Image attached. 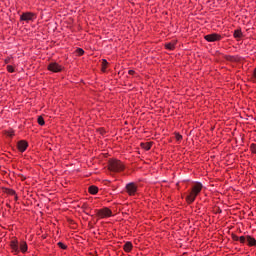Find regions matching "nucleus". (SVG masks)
<instances>
[{
	"label": "nucleus",
	"instance_id": "nucleus-2",
	"mask_svg": "<svg viewBox=\"0 0 256 256\" xmlns=\"http://www.w3.org/2000/svg\"><path fill=\"white\" fill-rule=\"evenodd\" d=\"M10 248L14 255H19V253H27L29 249L25 240H22L19 243V240H17L15 237L10 241Z\"/></svg>",
	"mask_w": 256,
	"mask_h": 256
},
{
	"label": "nucleus",
	"instance_id": "nucleus-29",
	"mask_svg": "<svg viewBox=\"0 0 256 256\" xmlns=\"http://www.w3.org/2000/svg\"><path fill=\"white\" fill-rule=\"evenodd\" d=\"M11 195H15V191L11 190Z\"/></svg>",
	"mask_w": 256,
	"mask_h": 256
},
{
	"label": "nucleus",
	"instance_id": "nucleus-21",
	"mask_svg": "<svg viewBox=\"0 0 256 256\" xmlns=\"http://www.w3.org/2000/svg\"><path fill=\"white\" fill-rule=\"evenodd\" d=\"M38 125H41V127L45 125V119H43V116L38 117Z\"/></svg>",
	"mask_w": 256,
	"mask_h": 256
},
{
	"label": "nucleus",
	"instance_id": "nucleus-14",
	"mask_svg": "<svg viewBox=\"0 0 256 256\" xmlns=\"http://www.w3.org/2000/svg\"><path fill=\"white\" fill-rule=\"evenodd\" d=\"M142 149H145V151H149L151 147H153V142H145L140 144Z\"/></svg>",
	"mask_w": 256,
	"mask_h": 256
},
{
	"label": "nucleus",
	"instance_id": "nucleus-8",
	"mask_svg": "<svg viewBox=\"0 0 256 256\" xmlns=\"http://www.w3.org/2000/svg\"><path fill=\"white\" fill-rule=\"evenodd\" d=\"M20 21H26L29 23V21H35V13L32 12H25L20 16Z\"/></svg>",
	"mask_w": 256,
	"mask_h": 256
},
{
	"label": "nucleus",
	"instance_id": "nucleus-19",
	"mask_svg": "<svg viewBox=\"0 0 256 256\" xmlns=\"http://www.w3.org/2000/svg\"><path fill=\"white\" fill-rule=\"evenodd\" d=\"M97 133H99L100 135L105 136V134L107 133V131L105 130V128H98L97 129Z\"/></svg>",
	"mask_w": 256,
	"mask_h": 256
},
{
	"label": "nucleus",
	"instance_id": "nucleus-25",
	"mask_svg": "<svg viewBox=\"0 0 256 256\" xmlns=\"http://www.w3.org/2000/svg\"><path fill=\"white\" fill-rule=\"evenodd\" d=\"M11 59H13V56H8L7 58H5L4 63L8 65V63H11Z\"/></svg>",
	"mask_w": 256,
	"mask_h": 256
},
{
	"label": "nucleus",
	"instance_id": "nucleus-3",
	"mask_svg": "<svg viewBox=\"0 0 256 256\" xmlns=\"http://www.w3.org/2000/svg\"><path fill=\"white\" fill-rule=\"evenodd\" d=\"M109 171H113V173H119L125 169L123 162L117 159H112L108 164Z\"/></svg>",
	"mask_w": 256,
	"mask_h": 256
},
{
	"label": "nucleus",
	"instance_id": "nucleus-17",
	"mask_svg": "<svg viewBox=\"0 0 256 256\" xmlns=\"http://www.w3.org/2000/svg\"><path fill=\"white\" fill-rule=\"evenodd\" d=\"M107 65H109V62H107L105 59L102 60V71L105 73L107 71Z\"/></svg>",
	"mask_w": 256,
	"mask_h": 256
},
{
	"label": "nucleus",
	"instance_id": "nucleus-23",
	"mask_svg": "<svg viewBox=\"0 0 256 256\" xmlns=\"http://www.w3.org/2000/svg\"><path fill=\"white\" fill-rule=\"evenodd\" d=\"M175 139L176 141H181L183 139V136L179 133H175Z\"/></svg>",
	"mask_w": 256,
	"mask_h": 256
},
{
	"label": "nucleus",
	"instance_id": "nucleus-16",
	"mask_svg": "<svg viewBox=\"0 0 256 256\" xmlns=\"http://www.w3.org/2000/svg\"><path fill=\"white\" fill-rule=\"evenodd\" d=\"M233 37L234 39H241V37H243V32L237 29L234 31Z\"/></svg>",
	"mask_w": 256,
	"mask_h": 256
},
{
	"label": "nucleus",
	"instance_id": "nucleus-18",
	"mask_svg": "<svg viewBox=\"0 0 256 256\" xmlns=\"http://www.w3.org/2000/svg\"><path fill=\"white\" fill-rule=\"evenodd\" d=\"M76 55H78V57L85 55V50H83L82 48H77Z\"/></svg>",
	"mask_w": 256,
	"mask_h": 256
},
{
	"label": "nucleus",
	"instance_id": "nucleus-11",
	"mask_svg": "<svg viewBox=\"0 0 256 256\" xmlns=\"http://www.w3.org/2000/svg\"><path fill=\"white\" fill-rule=\"evenodd\" d=\"M3 135H6V137L13 138L15 137V130H13L12 128H9L8 130H4Z\"/></svg>",
	"mask_w": 256,
	"mask_h": 256
},
{
	"label": "nucleus",
	"instance_id": "nucleus-5",
	"mask_svg": "<svg viewBox=\"0 0 256 256\" xmlns=\"http://www.w3.org/2000/svg\"><path fill=\"white\" fill-rule=\"evenodd\" d=\"M125 189H126V193H128L130 197H133L137 193V189H138L137 183L130 182L126 184Z\"/></svg>",
	"mask_w": 256,
	"mask_h": 256
},
{
	"label": "nucleus",
	"instance_id": "nucleus-20",
	"mask_svg": "<svg viewBox=\"0 0 256 256\" xmlns=\"http://www.w3.org/2000/svg\"><path fill=\"white\" fill-rule=\"evenodd\" d=\"M6 69L8 73H15V67H13L12 65H7Z\"/></svg>",
	"mask_w": 256,
	"mask_h": 256
},
{
	"label": "nucleus",
	"instance_id": "nucleus-6",
	"mask_svg": "<svg viewBox=\"0 0 256 256\" xmlns=\"http://www.w3.org/2000/svg\"><path fill=\"white\" fill-rule=\"evenodd\" d=\"M204 39L208 41V43H214L215 41H221L223 37L221 36V34L212 33L204 36Z\"/></svg>",
	"mask_w": 256,
	"mask_h": 256
},
{
	"label": "nucleus",
	"instance_id": "nucleus-28",
	"mask_svg": "<svg viewBox=\"0 0 256 256\" xmlns=\"http://www.w3.org/2000/svg\"><path fill=\"white\" fill-rule=\"evenodd\" d=\"M135 74V70H129L128 71V75H134Z\"/></svg>",
	"mask_w": 256,
	"mask_h": 256
},
{
	"label": "nucleus",
	"instance_id": "nucleus-12",
	"mask_svg": "<svg viewBox=\"0 0 256 256\" xmlns=\"http://www.w3.org/2000/svg\"><path fill=\"white\" fill-rule=\"evenodd\" d=\"M125 253H131L133 249V244L131 242H126L123 247Z\"/></svg>",
	"mask_w": 256,
	"mask_h": 256
},
{
	"label": "nucleus",
	"instance_id": "nucleus-27",
	"mask_svg": "<svg viewBox=\"0 0 256 256\" xmlns=\"http://www.w3.org/2000/svg\"><path fill=\"white\" fill-rule=\"evenodd\" d=\"M239 236H237V235H232V239H233V241H239Z\"/></svg>",
	"mask_w": 256,
	"mask_h": 256
},
{
	"label": "nucleus",
	"instance_id": "nucleus-15",
	"mask_svg": "<svg viewBox=\"0 0 256 256\" xmlns=\"http://www.w3.org/2000/svg\"><path fill=\"white\" fill-rule=\"evenodd\" d=\"M88 191L91 195H97V193H99V188H97V186H90Z\"/></svg>",
	"mask_w": 256,
	"mask_h": 256
},
{
	"label": "nucleus",
	"instance_id": "nucleus-1",
	"mask_svg": "<svg viewBox=\"0 0 256 256\" xmlns=\"http://www.w3.org/2000/svg\"><path fill=\"white\" fill-rule=\"evenodd\" d=\"M201 191H203V184L201 182H196L192 185L188 195L186 196V202L188 205L195 203V200L199 197Z\"/></svg>",
	"mask_w": 256,
	"mask_h": 256
},
{
	"label": "nucleus",
	"instance_id": "nucleus-13",
	"mask_svg": "<svg viewBox=\"0 0 256 256\" xmlns=\"http://www.w3.org/2000/svg\"><path fill=\"white\" fill-rule=\"evenodd\" d=\"M175 45H177V41L173 40L172 42L165 44V47L168 51H173V49H175Z\"/></svg>",
	"mask_w": 256,
	"mask_h": 256
},
{
	"label": "nucleus",
	"instance_id": "nucleus-26",
	"mask_svg": "<svg viewBox=\"0 0 256 256\" xmlns=\"http://www.w3.org/2000/svg\"><path fill=\"white\" fill-rule=\"evenodd\" d=\"M58 247H60V249H67V245H65L63 242H58Z\"/></svg>",
	"mask_w": 256,
	"mask_h": 256
},
{
	"label": "nucleus",
	"instance_id": "nucleus-4",
	"mask_svg": "<svg viewBox=\"0 0 256 256\" xmlns=\"http://www.w3.org/2000/svg\"><path fill=\"white\" fill-rule=\"evenodd\" d=\"M96 215L99 219H107L113 216V211L111 209L104 207L102 209L96 210Z\"/></svg>",
	"mask_w": 256,
	"mask_h": 256
},
{
	"label": "nucleus",
	"instance_id": "nucleus-22",
	"mask_svg": "<svg viewBox=\"0 0 256 256\" xmlns=\"http://www.w3.org/2000/svg\"><path fill=\"white\" fill-rule=\"evenodd\" d=\"M238 241L242 243V245L245 244V242L247 241V236H240Z\"/></svg>",
	"mask_w": 256,
	"mask_h": 256
},
{
	"label": "nucleus",
	"instance_id": "nucleus-24",
	"mask_svg": "<svg viewBox=\"0 0 256 256\" xmlns=\"http://www.w3.org/2000/svg\"><path fill=\"white\" fill-rule=\"evenodd\" d=\"M250 151H251V153H256V144H251L250 145Z\"/></svg>",
	"mask_w": 256,
	"mask_h": 256
},
{
	"label": "nucleus",
	"instance_id": "nucleus-7",
	"mask_svg": "<svg viewBox=\"0 0 256 256\" xmlns=\"http://www.w3.org/2000/svg\"><path fill=\"white\" fill-rule=\"evenodd\" d=\"M48 71H51L52 73H61V71H63V66L59 65L57 62H51L48 65Z\"/></svg>",
	"mask_w": 256,
	"mask_h": 256
},
{
	"label": "nucleus",
	"instance_id": "nucleus-10",
	"mask_svg": "<svg viewBox=\"0 0 256 256\" xmlns=\"http://www.w3.org/2000/svg\"><path fill=\"white\" fill-rule=\"evenodd\" d=\"M246 241L248 243V247H256V239L253 238L252 236L247 235Z\"/></svg>",
	"mask_w": 256,
	"mask_h": 256
},
{
	"label": "nucleus",
	"instance_id": "nucleus-9",
	"mask_svg": "<svg viewBox=\"0 0 256 256\" xmlns=\"http://www.w3.org/2000/svg\"><path fill=\"white\" fill-rule=\"evenodd\" d=\"M27 147H29V143L26 140L18 141L17 149L20 153H25V151H27Z\"/></svg>",
	"mask_w": 256,
	"mask_h": 256
}]
</instances>
